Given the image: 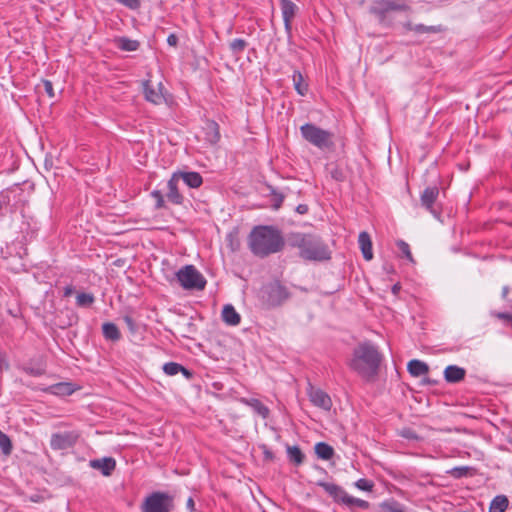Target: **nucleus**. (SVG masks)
Returning a JSON list of instances; mask_svg holds the SVG:
<instances>
[{"label":"nucleus","mask_w":512,"mask_h":512,"mask_svg":"<svg viewBox=\"0 0 512 512\" xmlns=\"http://www.w3.org/2000/svg\"><path fill=\"white\" fill-rule=\"evenodd\" d=\"M382 354L370 341L359 343L348 360V367L367 382L374 381L378 375Z\"/></svg>","instance_id":"f257e3e1"},{"label":"nucleus","mask_w":512,"mask_h":512,"mask_svg":"<svg viewBox=\"0 0 512 512\" xmlns=\"http://www.w3.org/2000/svg\"><path fill=\"white\" fill-rule=\"evenodd\" d=\"M285 245L281 231L269 225H259L252 229L248 236L251 252L260 258L280 252Z\"/></svg>","instance_id":"f03ea898"},{"label":"nucleus","mask_w":512,"mask_h":512,"mask_svg":"<svg viewBox=\"0 0 512 512\" xmlns=\"http://www.w3.org/2000/svg\"><path fill=\"white\" fill-rule=\"evenodd\" d=\"M287 243L299 249L301 258L309 261H325L331 258L328 246L314 234L292 232L287 235Z\"/></svg>","instance_id":"7ed1b4c3"},{"label":"nucleus","mask_w":512,"mask_h":512,"mask_svg":"<svg viewBox=\"0 0 512 512\" xmlns=\"http://www.w3.org/2000/svg\"><path fill=\"white\" fill-rule=\"evenodd\" d=\"M302 137L313 146L325 150L334 146L333 134L315 124L306 123L300 127Z\"/></svg>","instance_id":"20e7f679"},{"label":"nucleus","mask_w":512,"mask_h":512,"mask_svg":"<svg viewBox=\"0 0 512 512\" xmlns=\"http://www.w3.org/2000/svg\"><path fill=\"white\" fill-rule=\"evenodd\" d=\"M176 277L185 290L201 291L205 288L207 283L205 277L193 265L182 267L176 273Z\"/></svg>","instance_id":"39448f33"},{"label":"nucleus","mask_w":512,"mask_h":512,"mask_svg":"<svg viewBox=\"0 0 512 512\" xmlns=\"http://www.w3.org/2000/svg\"><path fill=\"white\" fill-rule=\"evenodd\" d=\"M290 297L287 287L279 281H273L263 286L261 298L268 307L282 305Z\"/></svg>","instance_id":"423d86ee"},{"label":"nucleus","mask_w":512,"mask_h":512,"mask_svg":"<svg viewBox=\"0 0 512 512\" xmlns=\"http://www.w3.org/2000/svg\"><path fill=\"white\" fill-rule=\"evenodd\" d=\"M392 11L411 12V6L403 0H375L370 7V13L384 21L387 14Z\"/></svg>","instance_id":"0eeeda50"},{"label":"nucleus","mask_w":512,"mask_h":512,"mask_svg":"<svg viewBox=\"0 0 512 512\" xmlns=\"http://www.w3.org/2000/svg\"><path fill=\"white\" fill-rule=\"evenodd\" d=\"M173 508V498L163 492H153L142 504V512H171Z\"/></svg>","instance_id":"6e6552de"},{"label":"nucleus","mask_w":512,"mask_h":512,"mask_svg":"<svg viewBox=\"0 0 512 512\" xmlns=\"http://www.w3.org/2000/svg\"><path fill=\"white\" fill-rule=\"evenodd\" d=\"M142 90L146 101L155 105H160L166 102L164 95V86L162 82H159L156 86L152 84L150 79L142 82Z\"/></svg>","instance_id":"1a4fd4ad"},{"label":"nucleus","mask_w":512,"mask_h":512,"mask_svg":"<svg viewBox=\"0 0 512 512\" xmlns=\"http://www.w3.org/2000/svg\"><path fill=\"white\" fill-rule=\"evenodd\" d=\"M78 438L79 434L76 431L54 433L51 435L50 447L53 450H65L74 446Z\"/></svg>","instance_id":"9d476101"},{"label":"nucleus","mask_w":512,"mask_h":512,"mask_svg":"<svg viewBox=\"0 0 512 512\" xmlns=\"http://www.w3.org/2000/svg\"><path fill=\"white\" fill-rule=\"evenodd\" d=\"M280 8L284 21L285 31L290 38L292 33V20L296 16L298 7L291 0H280Z\"/></svg>","instance_id":"9b49d317"},{"label":"nucleus","mask_w":512,"mask_h":512,"mask_svg":"<svg viewBox=\"0 0 512 512\" xmlns=\"http://www.w3.org/2000/svg\"><path fill=\"white\" fill-rule=\"evenodd\" d=\"M439 196V188L437 186L427 187L420 196L422 207L428 210L435 217H439V212L434 209V204Z\"/></svg>","instance_id":"f8f14e48"},{"label":"nucleus","mask_w":512,"mask_h":512,"mask_svg":"<svg viewBox=\"0 0 512 512\" xmlns=\"http://www.w3.org/2000/svg\"><path fill=\"white\" fill-rule=\"evenodd\" d=\"M310 401L314 406L319 407L325 411H329L332 407V400L330 396L319 388L311 387L308 391Z\"/></svg>","instance_id":"ddd939ff"},{"label":"nucleus","mask_w":512,"mask_h":512,"mask_svg":"<svg viewBox=\"0 0 512 512\" xmlns=\"http://www.w3.org/2000/svg\"><path fill=\"white\" fill-rule=\"evenodd\" d=\"M317 485L322 487L335 502L341 503L342 505L345 504L348 493L341 486L324 481L317 482Z\"/></svg>","instance_id":"4468645a"},{"label":"nucleus","mask_w":512,"mask_h":512,"mask_svg":"<svg viewBox=\"0 0 512 512\" xmlns=\"http://www.w3.org/2000/svg\"><path fill=\"white\" fill-rule=\"evenodd\" d=\"M178 184V176L173 174L167 182L168 191L166 193V197L171 203L175 205H182L184 202V197L179 191Z\"/></svg>","instance_id":"2eb2a0df"},{"label":"nucleus","mask_w":512,"mask_h":512,"mask_svg":"<svg viewBox=\"0 0 512 512\" xmlns=\"http://www.w3.org/2000/svg\"><path fill=\"white\" fill-rule=\"evenodd\" d=\"M90 466L94 469L100 470L104 476H110L115 470L116 461L112 457H104L101 459L91 460Z\"/></svg>","instance_id":"dca6fc26"},{"label":"nucleus","mask_w":512,"mask_h":512,"mask_svg":"<svg viewBox=\"0 0 512 512\" xmlns=\"http://www.w3.org/2000/svg\"><path fill=\"white\" fill-rule=\"evenodd\" d=\"M466 376V370L457 365H449L444 370V379L448 383H459Z\"/></svg>","instance_id":"f3484780"},{"label":"nucleus","mask_w":512,"mask_h":512,"mask_svg":"<svg viewBox=\"0 0 512 512\" xmlns=\"http://www.w3.org/2000/svg\"><path fill=\"white\" fill-rule=\"evenodd\" d=\"M178 181L182 180L190 188H198L203 183V178L198 172H176Z\"/></svg>","instance_id":"a211bd4d"},{"label":"nucleus","mask_w":512,"mask_h":512,"mask_svg":"<svg viewBox=\"0 0 512 512\" xmlns=\"http://www.w3.org/2000/svg\"><path fill=\"white\" fill-rule=\"evenodd\" d=\"M222 320L227 325L237 326L241 322V316L231 304H227L222 310Z\"/></svg>","instance_id":"6ab92c4d"},{"label":"nucleus","mask_w":512,"mask_h":512,"mask_svg":"<svg viewBox=\"0 0 512 512\" xmlns=\"http://www.w3.org/2000/svg\"><path fill=\"white\" fill-rule=\"evenodd\" d=\"M358 243L365 260L370 261L373 258L372 242L370 235L363 231L359 234Z\"/></svg>","instance_id":"aec40b11"},{"label":"nucleus","mask_w":512,"mask_h":512,"mask_svg":"<svg viewBox=\"0 0 512 512\" xmlns=\"http://www.w3.org/2000/svg\"><path fill=\"white\" fill-rule=\"evenodd\" d=\"M205 140L210 144H216L220 139L219 125L215 121H207L203 128Z\"/></svg>","instance_id":"412c9836"},{"label":"nucleus","mask_w":512,"mask_h":512,"mask_svg":"<svg viewBox=\"0 0 512 512\" xmlns=\"http://www.w3.org/2000/svg\"><path fill=\"white\" fill-rule=\"evenodd\" d=\"M407 370L413 377H419L429 372V366L423 361L413 359L408 362Z\"/></svg>","instance_id":"4be33fe9"},{"label":"nucleus","mask_w":512,"mask_h":512,"mask_svg":"<svg viewBox=\"0 0 512 512\" xmlns=\"http://www.w3.org/2000/svg\"><path fill=\"white\" fill-rule=\"evenodd\" d=\"M48 391L51 394H54L57 396H68V395H71L75 391V388L72 383L60 382V383L51 385L48 388Z\"/></svg>","instance_id":"5701e85b"},{"label":"nucleus","mask_w":512,"mask_h":512,"mask_svg":"<svg viewBox=\"0 0 512 512\" xmlns=\"http://www.w3.org/2000/svg\"><path fill=\"white\" fill-rule=\"evenodd\" d=\"M286 451H287V457H288V460L290 463H292L296 466H300L301 464H303V462L305 460V455L298 446L287 445Z\"/></svg>","instance_id":"b1692460"},{"label":"nucleus","mask_w":512,"mask_h":512,"mask_svg":"<svg viewBox=\"0 0 512 512\" xmlns=\"http://www.w3.org/2000/svg\"><path fill=\"white\" fill-rule=\"evenodd\" d=\"M404 27L409 31H414L416 33H440L443 31V28L441 25L437 26H426L423 24H412L411 22H408L404 25Z\"/></svg>","instance_id":"393cba45"},{"label":"nucleus","mask_w":512,"mask_h":512,"mask_svg":"<svg viewBox=\"0 0 512 512\" xmlns=\"http://www.w3.org/2000/svg\"><path fill=\"white\" fill-rule=\"evenodd\" d=\"M102 333L105 339L111 341H118L121 338V333L118 327L111 322H106L102 325Z\"/></svg>","instance_id":"a878e982"},{"label":"nucleus","mask_w":512,"mask_h":512,"mask_svg":"<svg viewBox=\"0 0 512 512\" xmlns=\"http://www.w3.org/2000/svg\"><path fill=\"white\" fill-rule=\"evenodd\" d=\"M314 450L317 457L322 460H330L334 455L333 447L325 442H318L315 445Z\"/></svg>","instance_id":"bb28decb"},{"label":"nucleus","mask_w":512,"mask_h":512,"mask_svg":"<svg viewBox=\"0 0 512 512\" xmlns=\"http://www.w3.org/2000/svg\"><path fill=\"white\" fill-rule=\"evenodd\" d=\"M115 44L119 49H121L123 51H128V52L136 51L140 46L139 41L132 40L127 37L116 38Z\"/></svg>","instance_id":"cd10ccee"},{"label":"nucleus","mask_w":512,"mask_h":512,"mask_svg":"<svg viewBox=\"0 0 512 512\" xmlns=\"http://www.w3.org/2000/svg\"><path fill=\"white\" fill-rule=\"evenodd\" d=\"M292 80L297 93L301 96L306 95L308 92V85L305 83L302 73L298 70H295L292 75Z\"/></svg>","instance_id":"c85d7f7f"},{"label":"nucleus","mask_w":512,"mask_h":512,"mask_svg":"<svg viewBox=\"0 0 512 512\" xmlns=\"http://www.w3.org/2000/svg\"><path fill=\"white\" fill-rule=\"evenodd\" d=\"M326 172L335 181L343 182L346 179L344 170L337 163L331 162L327 164Z\"/></svg>","instance_id":"c756f323"},{"label":"nucleus","mask_w":512,"mask_h":512,"mask_svg":"<svg viewBox=\"0 0 512 512\" xmlns=\"http://www.w3.org/2000/svg\"><path fill=\"white\" fill-rule=\"evenodd\" d=\"M245 403L250 406L255 413L260 415L263 419H266L269 416V408L264 405L260 400L258 399H250L246 400Z\"/></svg>","instance_id":"7c9ffc66"},{"label":"nucleus","mask_w":512,"mask_h":512,"mask_svg":"<svg viewBox=\"0 0 512 512\" xmlns=\"http://www.w3.org/2000/svg\"><path fill=\"white\" fill-rule=\"evenodd\" d=\"M508 499L504 495L496 496L489 507V512H505L508 507Z\"/></svg>","instance_id":"2f4dec72"},{"label":"nucleus","mask_w":512,"mask_h":512,"mask_svg":"<svg viewBox=\"0 0 512 512\" xmlns=\"http://www.w3.org/2000/svg\"><path fill=\"white\" fill-rule=\"evenodd\" d=\"M344 505L346 507H348L349 509H353V508L357 507V508H360V509H363V510L368 509L369 506H370L368 501L362 500V499H359V498H355V497L350 496V495H348V497L346 498V502H345Z\"/></svg>","instance_id":"473e14b6"},{"label":"nucleus","mask_w":512,"mask_h":512,"mask_svg":"<svg viewBox=\"0 0 512 512\" xmlns=\"http://www.w3.org/2000/svg\"><path fill=\"white\" fill-rule=\"evenodd\" d=\"M0 448L4 455H10L12 452V442L7 434L0 430Z\"/></svg>","instance_id":"72a5a7b5"},{"label":"nucleus","mask_w":512,"mask_h":512,"mask_svg":"<svg viewBox=\"0 0 512 512\" xmlns=\"http://www.w3.org/2000/svg\"><path fill=\"white\" fill-rule=\"evenodd\" d=\"M95 298L90 293H78L76 303L79 307H88L94 302Z\"/></svg>","instance_id":"f704fd0d"},{"label":"nucleus","mask_w":512,"mask_h":512,"mask_svg":"<svg viewBox=\"0 0 512 512\" xmlns=\"http://www.w3.org/2000/svg\"><path fill=\"white\" fill-rule=\"evenodd\" d=\"M229 47L233 54L239 55L247 47V42L244 39L236 38L232 42H230Z\"/></svg>","instance_id":"c9c22d12"},{"label":"nucleus","mask_w":512,"mask_h":512,"mask_svg":"<svg viewBox=\"0 0 512 512\" xmlns=\"http://www.w3.org/2000/svg\"><path fill=\"white\" fill-rule=\"evenodd\" d=\"M470 471H471V468L468 466H459V467L452 468L451 470L448 471V473L452 477L459 479V478L466 477V476L470 475Z\"/></svg>","instance_id":"e433bc0d"},{"label":"nucleus","mask_w":512,"mask_h":512,"mask_svg":"<svg viewBox=\"0 0 512 512\" xmlns=\"http://www.w3.org/2000/svg\"><path fill=\"white\" fill-rule=\"evenodd\" d=\"M182 370V365L176 362H168L163 365V371L169 376H174Z\"/></svg>","instance_id":"4c0bfd02"},{"label":"nucleus","mask_w":512,"mask_h":512,"mask_svg":"<svg viewBox=\"0 0 512 512\" xmlns=\"http://www.w3.org/2000/svg\"><path fill=\"white\" fill-rule=\"evenodd\" d=\"M397 247L399 248V250L401 251V253L403 254L404 257H406L411 262L414 261L412 253L410 251V246L408 243H406L403 240H399V241H397Z\"/></svg>","instance_id":"58836bf2"},{"label":"nucleus","mask_w":512,"mask_h":512,"mask_svg":"<svg viewBox=\"0 0 512 512\" xmlns=\"http://www.w3.org/2000/svg\"><path fill=\"white\" fill-rule=\"evenodd\" d=\"M355 487H357L358 489L362 490V491H372L373 487H374V484L372 481L368 480V479H365V478H360L358 479L355 483H354Z\"/></svg>","instance_id":"ea45409f"},{"label":"nucleus","mask_w":512,"mask_h":512,"mask_svg":"<svg viewBox=\"0 0 512 512\" xmlns=\"http://www.w3.org/2000/svg\"><path fill=\"white\" fill-rule=\"evenodd\" d=\"M123 321L126 324L128 330H129V332L131 334H136L137 333L138 325H137L135 320L130 315H128V314L124 315L123 316Z\"/></svg>","instance_id":"a19ab883"},{"label":"nucleus","mask_w":512,"mask_h":512,"mask_svg":"<svg viewBox=\"0 0 512 512\" xmlns=\"http://www.w3.org/2000/svg\"><path fill=\"white\" fill-rule=\"evenodd\" d=\"M151 196L156 200L155 208L162 209L165 207L163 194L159 190H153Z\"/></svg>","instance_id":"79ce46f5"},{"label":"nucleus","mask_w":512,"mask_h":512,"mask_svg":"<svg viewBox=\"0 0 512 512\" xmlns=\"http://www.w3.org/2000/svg\"><path fill=\"white\" fill-rule=\"evenodd\" d=\"M502 298L507 302V307L512 310V287L504 286L502 288Z\"/></svg>","instance_id":"37998d69"},{"label":"nucleus","mask_w":512,"mask_h":512,"mask_svg":"<svg viewBox=\"0 0 512 512\" xmlns=\"http://www.w3.org/2000/svg\"><path fill=\"white\" fill-rule=\"evenodd\" d=\"M23 371L30 376H41L44 374V370L41 368H34L30 366H24Z\"/></svg>","instance_id":"c03bdc74"},{"label":"nucleus","mask_w":512,"mask_h":512,"mask_svg":"<svg viewBox=\"0 0 512 512\" xmlns=\"http://www.w3.org/2000/svg\"><path fill=\"white\" fill-rule=\"evenodd\" d=\"M493 315L496 318L507 321L512 325V312H495Z\"/></svg>","instance_id":"a18cd8bd"},{"label":"nucleus","mask_w":512,"mask_h":512,"mask_svg":"<svg viewBox=\"0 0 512 512\" xmlns=\"http://www.w3.org/2000/svg\"><path fill=\"white\" fill-rule=\"evenodd\" d=\"M43 87H44V90H45L46 94L50 98H53L55 96V92H54V89H53V84H52L51 81L43 80Z\"/></svg>","instance_id":"49530a36"},{"label":"nucleus","mask_w":512,"mask_h":512,"mask_svg":"<svg viewBox=\"0 0 512 512\" xmlns=\"http://www.w3.org/2000/svg\"><path fill=\"white\" fill-rule=\"evenodd\" d=\"M9 369V363L3 353L0 352V371Z\"/></svg>","instance_id":"de8ad7c7"},{"label":"nucleus","mask_w":512,"mask_h":512,"mask_svg":"<svg viewBox=\"0 0 512 512\" xmlns=\"http://www.w3.org/2000/svg\"><path fill=\"white\" fill-rule=\"evenodd\" d=\"M10 203V197L7 194L1 193L0 194V210L7 206Z\"/></svg>","instance_id":"09e8293b"},{"label":"nucleus","mask_w":512,"mask_h":512,"mask_svg":"<svg viewBox=\"0 0 512 512\" xmlns=\"http://www.w3.org/2000/svg\"><path fill=\"white\" fill-rule=\"evenodd\" d=\"M167 43L172 47H176L178 44V37L174 33H171L167 37Z\"/></svg>","instance_id":"8fccbe9b"},{"label":"nucleus","mask_w":512,"mask_h":512,"mask_svg":"<svg viewBox=\"0 0 512 512\" xmlns=\"http://www.w3.org/2000/svg\"><path fill=\"white\" fill-rule=\"evenodd\" d=\"M186 508H187V510H189L190 512H195V511H196V509H195V502H194V500H193V498H192V497H189V498L187 499V502H186Z\"/></svg>","instance_id":"3c124183"},{"label":"nucleus","mask_w":512,"mask_h":512,"mask_svg":"<svg viewBox=\"0 0 512 512\" xmlns=\"http://www.w3.org/2000/svg\"><path fill=\"white\" fill-rule=\"evenodd\" d=\"M73 292H74V287L72 285H67L66 287H64L63 295H64V297H69L73 294Z\"/></svg>","instance_id":"603ef678"},{"label":"nucleus","mask_w":512,"mask_h":512,"mask_svg":"<svg viewBox=\"0 0 512 512\" xmlns=\"http://www.w3.org/2000/svg\"><path fill=\"white\" fill-rule=\"evenodd\" d=\"M179 373H182L186 379H191L193 376V373L184 366H182V370Z\"/></svg>","instance_id":"864d4df0"},{"label":"nucleus","mask_w":512,"mask_h":512,"mask_svg":"<svg viewBox=\"0 0 512 512\" xmlns=\"http://www.w3.org/2000/svg\"><path fill=\"white\" fill-rule=\"evenodd\" d=\"M296 211H297L299 214H305V213H307V211H308V207H307V205H305V204H300V205H298V206H297Z\"/></svg>","instance_id":"5fc2aeb1"},{"label":"nucleus","mask_w":512,"mask_h":512,"mask_svg":"<svg viewBox=\"0 0 512 512\" xmlns=\"http://www.w3.org/2000/svg\"><path fill=\"white\" fill-rule=\"evenodd\" d=\"M402 435L408 439H416L417 438L416 434L411 430L404 431Z\"/></svg>","instance_id":"6e6d98bb"},{"label":"nucleus","mask_w":512,"mask_h":512,"mask_svg":"<svg viewBox=\"0 0 512 512\" xmlns=\"http://www.w3.org/2000/svg\"><path fill=\"white\" fill-rule=\"evenodd\" d=\"M284 197L282 195H276V202L273 205L275 209H278L283 202Z\"/></svg>","instance_id":"4d7b16f0"},{"label":"nucleus","mask_w":512,"mask_h":512,"mask_svg":"<svg viewBox=\"0 0 512 512\" xmlns=\"http://www.w3.org/2000/svg\"><path fill=\"white\" fill-rule=\"evenodd\" d=\"M400 289H401V286H400V284H399V283H397V284L393 285V287H392V293H393L394 295H397V294L399 293Z\"/></svg>","instance_id":"13d9d810"},{"label":"nucleus","mask_w":512,"mask_h":512,"mask_svg":"<svg viewBox=\"0 0 512 512\" xmlns=\"http://www.w3.org/2000/svg\"><path fill=\"white\" fill-rule=\"evenodd\" d=\"M265 456H266V458H272V453L269 451H266Z\"/></svg>","instance_id":"bf43d9fd"},{"label":"nucleus","mask_w":512,"mask_h":512,"mask_svg":"<svg viewBox=\"0 0 512 512\" xmlns=\"http://www.w3.org/2000/svg\"><path fill=\"white\" fill-rule=\"evenodd\" d=\"M424 382H425V383H428V384H432V383H434V382H433V381H431L429 378L425 379V380H424Z\"/></svg>","instance_id":"052dcab7"}]
</instances>
